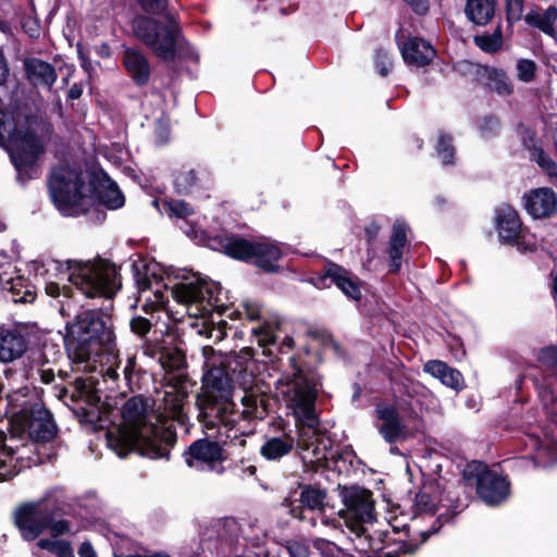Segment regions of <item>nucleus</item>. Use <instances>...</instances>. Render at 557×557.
<instances>
[{
  "instance_id": "obj_1",
  "label": "nucleus",
  "mask_w": 557,
  "mask_h": 557,
  "mask_svg": "<svg viewBox=\"0 0 557 557\" xmlns=\"http://www.w3.org/2000/svg\"><path fill=\"white\" fill-rule=\"evenodd\" d=\"M202 356V385L196 396V406L198 410L215 419L233 408L235 383H246L247 377L251 376L248 367L253 361L255 349L244 347L237 354H223L211 346H205Z\"/></svg>"
},
{
  "instance_id": "obj_2",
  "label": "nucleus",
  "mask_w": 557,
  "mask_h": 557,
  "mask_svg": "<svg viewBox=\"0 0 557 557\" xmlns=\"http://www.w3.org/2000/svg\"><path fill=\"white\" fill-rule=\"evenodd\" d=\"M148 398L143 394L128 398L122 407L125 425L108 431V446L120 457L137 453L150 459L170 458V451L177 443L176 431L146 421Z\"/></svg>"
},
{
  "instance_id": "obj_3",
  "label": "nucleus",
  "mask_w": 557,
  "mask_h": 557,
  "mask_svg": "<svg viewBox=\"0 0 557 557\" xmlns=\"http://www.w3.org/2000/svg\"><path fill=\"white\" fill-rule=\"evenodd\" d=\"M322 359L319 351L304 347L289 357V371L277 382L278 395L295 420L313 421L317 412L322 376L318 367Z\"/></svg>"
},
{
  "instance_id": "obj_4",
  "label": "nucleus",
  "mask_w": 557,
  "mask_h": 557,
  "mask_svg": "<svg viewBox=\"0 0 557 557\" xmlns=\"http://www.w3.org/2000/svg\"><path fill=\"white\" fill-rule=\"evenodd\" d=\"M106 308L84 309L65 324L63 336L67 357L75 363H84L92 357L112 354L115 349V333L112 317Z\"/></svg>"
},
{
  "instance_id": "obj_5",
  "label": "nucleus",
  "mask_w": 557,
  "mask_h": 557,
  "mask_svg": "<svg viewBox=\"0 0 557 557\" xmlns=\"http://www.w3.org/2000/svg\"><path fill=\"white\" fill-rule=\"evenodd\" d=\"M52 126L42 115L28 112L22 115L20 123L9 129V141L3 150L8 153L15 171V181L25 187L42 173V163L47 153V138Z\"/></svg>"
},
{
  "instance_id": "obj_6",
  "label": "nucleus",
  "mask_w": 557,
  "mask_h": 557,
  "mask_svg": "<svg viewBox=\"0 0 557 557\" xmlns=\"http://www.w3.org/2000/svg\"><path fill=\"white\" fill-rule=\"evenodd\" d=\"M175 278H182V281L171 287L173 299L186 305L189 311L195 309L193 314L205 319L199 334L213 339L214 343L224 339L226 331L215 326L213 320L214 312L222 317L228 309L223 299V296L227 299L226 292H223L221 284L186 270H180Z\"/></svg>"
},
{
  "instance_id": "obj_7",
  "label": "nucleus",
  "mask_w": 557,
  "mask_h": 557,
  "mask_svg": "<svg viewBox=\"0 0 557 557\" xmlns=\"http://www.w3.org/2000/svg\"><path fill=\"white\" fill-rule=\"evenodd\" d=\"M202 242L206 247L252 265L261 273L273 275L284 271L280 264L284 257L283 244L270 237L252 236L247 238L233 233H205Z\"/></svg>"
},
{
  "instance_id": "obj_8",
  "label": "nucleus",
  "mask_w": 557,
  "mask_h": 557,
  "mask_svg": "<svg viewBox=\"0 0 557 557\" xmlns=\"http://www.w3.org/2000/svg\"><path fill=\"white\" fill-rule=\"evenodd\" d=\"M445 500L449 503L448 505H444L446 510L433 520L428 530L419 532L420 540L418 542L416 539L396 541L392 539L388 532L377 533L376 537L373 535L362 536L361 534H357L359 544L355 546L356 549L364 555L362 557H399L400 555H413L422 544L432 535L437 534L445 524L454 523L456 517L467 507L466 504L460 502L459 495L455 491H448Z\"/></svg>"
},
{
  "instance_id": "obj_9",
  "label": "nucleus",
  "mask_w": 557,
  "mask_h": 557,
  "mask_svg": "<svg viewBox=\"0 0 557 557\" xmlns=\"http://www.w3.org/2000/svg\"><path fill=\"white\" fill-rule=\"evenodd\" d=\"M55 270L67 273L69 281L82 295L89 299L103 298L112 301L122 287L119 268L108 259H69L53 261Z\"/></svg>"
},
{
  "instance_id": "obj_10",
  "label": "nucleus",
  "mask_w": 557,
  "mask_h": 557,
  "mask_svg": "<svg viewBox=\"0 0 557 557\" xmlns=\"http://www.w3.org/2000/svg\"><path fill=\"white\" fill-rule=\"evenodd\" d=\"M138 14L131 21L133 36L151 53L163 62H174L180 57V39L183 37L180 25L172 17L164 24L152 16Z\"/></svg>"
},
{
  "instance_id": "obj_11",
  "label": "nucleus",
  "mask_w": 557,
  "mask_h": 557,
  "mask_svg": "<svg viewBox=\"0 0 557 557\" xmlns=\"http://www.w3.org/2000/svg\"><path fill=\"white\" fill-rule=\"evenodd\" d=\"M98 384L92 376H77L59 391V398L72 410L77 421L91 431H96L101 421L102 403Z\"/></svg>"
},
{
  "instance_id": "obj_12",
  "label": "nucleus",
  "mask_w": 557,
  "mask_h": 557,
  "mask_svg": "<svg viewBox=\"0 0 557 557\" xmlns=\"http://www.w3.org/2000/svg\"><path fill=\"white\" fill-rule=\"evenodd\" d=\"M467 484H474L478 497L487 506L504 504L510 496L511 483L507 475L499 474L482 461L467 463L462 471Z\"/></svg>"
},
{
  "instance_id": "obj_13",
  "label": "nucleus",
  "mask_w": 557,
  "mask_h": 557,
  "mask_svg": "<svg viewBox=\"0 0 557 557\" xmlns=\"http://www.w3.org/2000/svg\"><path fill=\"white\" fill-rule=\"evenodd\" d=\"M85 185L83 173L69 168L54 171L48 183L51 199L59 209L82 206Z\"/></svg>"
},
{
  "instance_id": "obj_14",
  "label": "nucleus",
  "mask_w": 557,
  "mask_h": 557,
  "mask_svg": "<svg viewBox=\"0 0 557 557\" xmlns=\"http://www.w3.org/2000/svg\"><path fill=\"white\" fill-rule=\"evenodd\" d=\"M188 468L198 471H211L223 474L225 468L223 462L226 459L223 446L214 440L202 437L195 440L182 454Z\"/></svg>"
},
{
  "instance_id": "obj_15",
  "label": "nucleus",
  "mask_w": 557,
  "mask_h": 557,
  "mask_svg": "<svg viewBox=\"0 0 557 557\" xmlns=\"http://www.w3.org/2000/svg\"><path fill=\"white\" fill-rule=\"evenodd\" d=\"M55 512L49 509V499L22 504L14 512V523L21 536L28 542L35 541L46 530Z\"/></svg>"
},
{
  "instance_id": "obj_16",
  "label": "nucleus",
  "mask_w": 557,
  "mask_h": 557,
  "mask_svg": "<svg viewBox=\"0 0 557 557\" xmlns=\"http://www.w3.org/2000/svg\"><path fill=\"white\" fill-rule=\"evenodd\" d=\"M311 283L319 289L336 286L348 299L360 301L362 299V281L345 267L326 260L321 272L311 278Z\"/></svg>"
},
{
  "instance_id": "obj_17",
  "label": "nucleus",
  "mask_w": 557,
  "mask_h": 557,
  "mask_svg": "<svg viewBox=\"0 0 557 557\" xmlns=\"http://www.w3.org/2000/svg\"><path fill=\"white\" fill-rule=\"evenodd\" d=\"M376 416L382 423L379 433L387 444H395L411 438L416 433H423L425 424L423 419L414 412V425L408 428L401 420L398 409L392 405L380 404L375 408Z\"/></svg>"
},
{
  "instance_id": "obj_18",
  "label": "nucleus",
  "mask_w": 557,
  "mask_h": 557,
  "mask_svg": "<svg viewBox=\"0 0 557 557\" xmlns=\"http://www.w3.org/2000/svg\"><path fill=\"white\" fill-rule=\"evenodd\" d=\"M494 227L502 245L516 246L519 251L532 250L524 242L525 228L512 206L502 203L495 208Z\"/></svg>"
},
{
  "instance_id": "obj_19",
  "label": "nucleus",
  "mask_w": 557,
  "mask_h": 557,
  "mask_svg": "<svg viewBox=\"0 0 557 557\" xmlns=\"http://www.w3.org/2000/svg\"><path fill=\"white\" fill-rule=\"evenodd\" d=\"M212 173L205 164L185 163L172 173L173 189L177 195L189 196L209 189L212 185Z\"/></svg>"
},
{
  "instance_id": "obj_20",
  "label": "nucleus",
  "mask_w": 557,
  "mask_h": 557,
  "mask_svg": "<svg viewBox=\"0 0 557 557\" xmlns=\"http://www.w3.org/2000/svg\"><path fill=\"white\" fill-rule=\"evenodd\" d=\"M319 423V416H315L314 422L309 420H295V425L297 430V438H295V448L299 450V453H301L307 451L311 447H313L312 455L313 457H315V460H311V462L314 463L315 468L330 470L332 469V467L330 466V460L336 463L339 459L343 458V456L341 453L332 455L331 458H327L324 455L320 456L321 451L317 443Z\"/></svg>"
},
{
  "instance_id": "obj_21",
  "label": "nucleus",
  "mask_w": 557,
  "mask_h": 557,
  "mask_svg": "<svg viewBox=\"0 0 557 557\" xmlns=\"http://www.w3.org/2000/svg\"><path fill=\"white\" fill-rule=\"evenodd\" d=\"M88 198L109 210H117L125 205L124 194L117 184L103 171L92 172L88 182Z\"/></svg>"
},
{
  "instance_id": "obj_22",
  "label": "nucleus",
  "mask_w": 557,
  "mask_h": 557,
  "mask_svg": "<svg viewBox=\"0 0 557 557\" xmlns=\"http://www.w3.org/2000/svg\"><path fill=\"white\" fill-rule=\"evenodd\" d=\"M300 490L299 497L293 499L292 496L284 499L283 505L289 507V513L299 520H304V511H324L326 506L327 491L320 486V484L311 483H297Z\"/></svg>"
},
{
  "instance_id": "obj_23",
  "label": "nucleus",
  "mask_w": 557,
  "mask_h": 557,
  "mask_svg": "<svg viewBox=\"0 0 557 557\" xmlns=\"http://www.w3.org/2000/svg\"><path fill=\"white\" fill-rule=\"evenodd\" d=\"M259 399V394L246 393L245 396L242 398L244 410L239 411L236 408V404L234 403L233 408L228 410L230 412L215 419L205 414L203 412H201V410H199L198 420L207 430H213L218 428L220 424L228 428L230 430H233L234 428H236L240 420L256 419L255 417L258 411Z\"/></svg>"
},
{
  "instance_id": "obj_24",
  "label": "nucleus",
  "mask_w": 557,
  "mask_h": 557,
  "mask_svg": "<svg viewBox=\"0 0 557 557\" xmlns=\"http://www.w3.org/2000/svg\"><path fill=\"white\" fill-rule=\"evenodd\" d=\"M467 63L473 69L471 72L474 81L480 86L498 96H510L513 94V85L505 70L487 64Z\"/></svg>"
},
{
  "instance_id": "obj_25",
  "label": "nucleus",
  "mask_w": 557,
  "mask_h": 557,
  "mask_svg": "<svg viewBox=\"0 0 557 557\" xmlns=\"http://www.w3.org/2000/svg\"><path fill=\"white\" fill-rule=\"evenodd\" d=\"M522 200L527 213L534 220L549 219L557 213V194L550 187L531 189Z\"/></svg>"
},
{
  "instance_id": "obj_26",
  "label": "nucleus",
  "mask_w": 557,
  "mask_h": 557,
  "mask_svg": "<svg viewBox=\"0 0 557 557\" xmlns=\"http://www.w3.org/2000/svg\"><path fill=\"white\" fill-rule=\"evenodd\" d=\"M121 63L135 86L141 88L149 84L152 69L147 55L141 50L124 45Z\"/></svg>"
},
{
  "instance_id": "obj_27",
  "label": "nucleus",
  "mask_w": 557,
  "mask_h": 557,
  "mask_svg": "<svg viewBox=\"0 0 557 557\" xmlns=\"http://www.w3.org/2000/svg\"><path fill=\"white\" fill-rule=\"evenodd\" d=\"M24 77L34 88L50 90L58 79L55 67L37 57H26L23 60Z\"/></svg>"
},
{
  "instance_id": "obj_28",
  "label": "nucleus",
  "mask_w": 557,
  "mask_h": 557,
  "mask_svg": "<svg viewBox=\"0 0 557 557\" xmlns=\"http://www.w3.org/2000/svg\"><path fill=\"white\" fill-rule=\"evenodd\" d=\"M339 495L348 511L361 520H368L374 511L372 492L360 486H344Z\"/></svg>"
},
{
  "instance_id": "obj_29",
  "label": "nucleus",
  "mask_w": 557,
  "mask_h": 557,
  "mask_svg": "<svg viewBox=\"0 0 557 557\" xmlns=\"http://www.w3.org/2000/svg\"><path fill=\"white\" fill-rule=\"evenodd\" d=\"M401 57L409 66L423 67L436 57L435 48L420 37L408 38L400 48Z\"/></svg>"
},
{
  "instance_id": "obj_30",
  "label": "nucleus",
  "mask_w": 557,
  "mask_h": 557,
  "mask_svg": "<svg viewBox=\"0 0 557 557\" xmlns=\"http://www.w3.org/2000/svg\"><path fill=\"white\" fill-rule=\"evenodd\" d=\"M27 345L25 335L18 330L0 325V361L8 363L21 358Z\"/></svg>"
},
{
  "instance_id": "obj_31",
  "label": "nucleus",
  "mask_w": 557,
  "mask_h": 557,
  "mask_svg": "<svg viewBox=\"0 0 557 557\" xmlns=\"http://www.w3.org/2000/svg\"><path fill=\"white\" fill-rule=\"evenodd\" d=\"M407 224L403 221H396L392 227V234L387 247V268L389 274H398L401 269L404 250L408 243Z\"/></svg>"
},
{
  "instance_id": "obj_32",
  "label": "nucleus",
  "mask_w": 557,
  "mask_h": 557,
  "mask_svg": "<svg viewBox=\"0 0 557 557\" xmlns=\"http://www.w3.org/2000/svg\"><path fill=\"white\" fill-rule=\"evenodd\" d=\"M38 417L32 414L25 421V430L35 443L51 442L57 435V425L50 411H39Z\"/></svg>"
},
{
  "instance_id": "obj_33",
  "label": "nucleus",
  "mask_w": 557,
  "mask_h": 557,
  "mask_svg": "<svg viewBox=\"0 0 557 557\" xmlns=\"http://www.w3.org/2000/svg\"><path fill=\"white\" fill-rule=\"evenodd\" d=\"M423 371L438 379L445 386L457 392L465 387L462 373L442 360H429L424 363Z\"/></svg>"
},
{
  "instance_id": "obj_34",
  "label": "nucleus",
  "mask_w": 557,
  "mask_h": 557,
  "mask_svg": "<svg viewBox=\"0 0 557 557\" xmlns=\"http://www.w3.org/2000/svg\"><path fill=\"white\" fill-rule=\"evenodd\" d=\"M124 380L132 393H141L148 389L151 375L137 362L135 355L128 356L123 369Z\"/></svg>"
},
{
  "instance_id": "obj_35",
  "label": "nucleus",
  "mask_w": 557,
  "mask_h": 557,
  "mask_svg": "<svg viewBox=\"0 0 557 557\" xmlns=\"http://www.w3.org/2000/svg\"><path fill=\"white\" fill-rule=\"evenodd\" d=\"M295 448V438L287 433L282 436H272L264 441L260 447V455L269 461H280Z\"/></svg>"
},
{
  "instance_id": "obj_36",
  "label": "nucleus",
  "mask_w": 557,
  "mask_h": 557,
  "mask_svg": "<svg viewBox=\"0 0 557 557\" xmlns=\"http://www.w3.org/2000/svg\"><path fill=\"white\" fill-rule=\"evenodd\" d=\"M133 272L134 280L136 282L137 288L140 293L152 289L153 283L157 288L154 289V296L158 301H163V292L160 289V286L168 288L166 284L162 283V276L157 274L153 270H151L150 264L144 263L139 267L136 262L133 263Z\"/></svg>"
},
{
  "instance_id": "obj_37",
  "label": "nucleus",
  "mask_w": 557,
  "mask_h": 557,
  "mask_svg": "<svg viewBox=\"0 0 557 557\" xmlns=\"http://www.w3.org/2000/svg\"><path fill=\"white\" fill-rule=\"evenodd\" d=\"M437 487L436 482L424 484L422 488L416 494L413 505V519H418L421 516L433 517L438 509L437 503L443 499H438L432 494Z\"/></svg>"
},
{
  "instance_id": "obj_38",
  "label": "nucleus",
  "mask_w": 557,
  "mask_h": 557,
  "mask_svg": "<svg viewBox=\"0 0 557 557\" xmlns=\"http://www.w3.org/2000/svg\"><path fill=\"white\" fill-rule=\"evenodd\" d=\"M496 0H467L465 13L475 25H487L495 15Z\"/></svg>"
},
{
  "instance_id": "obj_39",
  "label": "nucleus",
  "mask_w": 557,
  "mask_h": 557,
  "mask_svg": "<svg viewBox=\"0 0 557 557\" xmlns=\"http://www.w3.org/2000/svg\"><path fill=\"white\" fill-rule=\"evenodd\" d=\"M173 391H166L163 397L164 410L172 420L184 421V405L188 397L187 391L182 385H174Z\"/></svg>"
},
{
  "instance_id": "obj_40",
  "label": "nucleus",
  "mask_w": 557,
  "mask_h": 557,
  "mask_svg": "<svg viewBox=\"0 0 557 557\" xmlns=\"http://www.w3.org/2000/svg\"><path fill=\"white\" fill-rule=\"evenodd\" d=\"M528 25L540 29L550 37L556 36L555 23L557 21V7L549 5L543 13L531 11L524 16Z\"/></svg>"
},
{
  "instance_id": "obj_41",
  "label": "nucleus",
  "mask_w": 557,
  "mask_h": 557,
  "mask_svg": "<svg viewBox=\"0 0 557 557\" xmlns=\"http://www.w3.org/2000/svg\"><path fill=\"white\" fill-rule=\"evenodd\" d=\"M159 364L166 373L180 372L187 368L186 354L173 343H166Z\"/></svg>"
},
{
  "instance_id": "obj_42",
  "label": "nucleus",
  "mask_w": 557,
  "mask_h": 557,
  "mask_svg": "<svg viewBox=\"0 0 557 557\" xmlns=\"http://www.w3.org/2000/svg\"><path fill=\"white\" fill-rule=\"evenodd\" d=\"M4 293L11 295V299L15 304H33L37 297L35 286L21 275L15 276L11 281L10 286Z\"/></svg>"
},
{
  "instance_id": "obj_43",
  "label": "nucleus",
  "mask_w": 557,
  "mask_h": 557,
  "mask_svg": "<svg viewBox=\"0 0 557 557\" xmlns=\"http://www.w3.org/2000/svg\"><path fill=\"white\" fill-rule=\"evenodd\" d=\"M152 203L158 207L161 213L166 214L171 219L186 220L195 213L193 206L185 200L164 199L160 205L159 200L154 199Z\"/></svg>"
},
{
  "instance_id": "obj_44",
  "label": "nucleus",
  "mask_w": 557,
  "mask_h": 557,
  "mask_svg": "<svg viewBox=\"0 0 557 557\" xmlns=\"http://www.w3.org/2000/svg\"><path fill=\"white\" fill-rule=\"evenodd\" d=\"M49 509L55 512V517L48 525L51 536L57 539L71 533V522L63 518L65 516L63 504L55 498H49Z\"/></svg>"
},
{
  "instance_id": "obj_45",
  "label": "nucleus",
  "mask_w": 557,
  "mask_h": 557,
  "mask_svg": "<svg viewBox=\"0 0 557 557\" xmlns=\"http://www.w3.org/2000/svg\"><path fill=\"white\" fill-rule=\"evenodd\" d=\"M434 150L444 166L454 165L456 163V147L454 146V137L451 134L440 131Z\"/></svg>"
},
{
  "instance_id": "obj_46",
  "label": "nucleus",
  "mask_w": 557,
  "mask_h": 557,
  "mask_svg": "<svg viewBox=\"0 0 557 557\" xmlns=\"http://www.w3.org/2000/svg\"><path fill=\"white\" fill-rule=\"evenodd\" d=\"M476 47L486 53H495L500 50L503 46V35L500 25L494 30L493 34L476 35L473 38Z\"/></svg>"
},
{
  "instance_id": "obj_47",
  "label": "nucleus",
  "mask_w": 557,
  "mask_h": 557,
  "mask_svg": "<svg viewBox=\"0 0 557 557\" xmlns=\"http://www.w3.org/2000/svg\"><path fill=\"white\" fill-rule=\"evenodd\" d=\"M37 546L57 557H75L71 543L65 540L40 539L37 542Z\"/></svg>"
},
{
  "instance_id": "obj_48",
  "label": "nucleus",
  "mask_w": 557,
  "mask_h": 557,
  "mask_svg": "<svg viewBox=\"0 0 557 557\" xmlns=\"http://www.w3.org/2000/svg\"><path fill=\"white\" fill-rule=\"evenodd\" d=\"M171 135V123L170 119L165 113H162L157 119L153 129V136L158 146H164L169 143Z\"/></svg>"
},
{
  "instance_id": "obj_49",
  "label": "nucleus",
  "mask_w": 557,
  "mask_h": 557,
  "mask_svg": "<svg viewBox=\"0 0 557 557\" xmlns=\"http://www.w3.org/2000/svg\"><path fill=\"white\" fill-rule=\"evenodd\" d=\"M313 554L315 557H341L342 549L333 542L324 539L312 541Z\"/></svg>"
},
{
  "instance_id": "obj_50",
  "label": "nucleus",
  "mask_w": 557,
  "mask_h": 557,
  "mask_svg": "<svg viewBox=\"0 0 557 557\" xmlns=\"http://www.w3.org/2000/svg\"><path fill=\"white\" fill-rule=\"evenodd\" d=\"M260 399L258 400V411L255 418L262 420L264 419L269 413L275 411V407L277 406L281 397L280 395H270L267 393H259Z\"/></svg>"
},
{
  "instance_id": "obj_51",
  "label": "nucleus",
  "mask_w": 557,
  "mask_h": 557,
  "mask_svg": "<svg viewBox=\"0 0 557 557\" xmlns=\"http://www.w3.org/2000/svg\"><path fill=\"white\" fill-rule=\"evenodd\" d=\"M537 65L531 59H520L517 62V76L523 83L532 82L536 76Z\"/></svg>"
},
{
  "instance_id": "obj_52",
  "label": "nucleus",
  "mask_w": 557,
  "mask_h": 557,
  "mask_svg": "<svg viewBox=\"0 0 557 557\" xmlns=\"http://www.w3.org/2000/svg\"><path fill=\"white\" fill-rule=\"evenodd\" d=\"M374 65H375L377 73L382 77H386L391 73V71L393 69V60H392L389 53L385 49L377 48L375 50Z\"/></svg>"
},
{
  "instance_id": "obj_53",
  "label": "nucleus",
  "mask_w": 557,
  "mask_h": 557,
  "mask_svg": "<svg viewBox=\"0 0 557 557\" xmlns=\"http://www.w3.org/2000/svg\"><path fill=\"white\" fill-rule=\"evenodd\" d=\"M381 225L376 221H371L364 226V235L367 240V253L370 259L375 255L374 244L380 234Z\"/></svg>"
},
{
  "instance_id": "obj_54",
  "label": "nucleus",
  "mask_w": 557,
  "mask_h": 557,
  "mask_svg": "<svg viewBox=\"0 0 557 557\" xmlns=\"http://www.w3.org/2000/svg\"><path fill=\"white\" fill-rule=\"evenodd\" d=\"M144 13L162 14L169 5V0H135Z\"/></svg>"
},
{
  "instance_id": "obj_55",
  "label": "nucleus",
  "mask_w": 557,
  "mask_h": 557,
  "mask_svg": "<svg viewBox=\"0 0 557 557\" xmlns=\"http://www.w3.org/2000/svg\"><path fill=\"white\" fill-rule=\"evenodd\" d=\"M251 332L257 337L260 346H268L275 343L276 336L268 323L252 329Z\"/></svg>"
},
{
  "instance_id": "obj_56",
  "label": "nucleus",
  "mask_w": 557,
  "mask_h": 557,
  "mask_svg": "<svg viewBox=\"0 0 557 557\" xmlns=\"http://www.w3.org/2000/svg\"><path fill=\"white\" fill-rule=\"evenodd\" d=\"M129 327L134 334L138 335L139 337H145L151 331L152 323L149 319L137 315L131 319Z\"/></svg>"
},
{
  "instance_id": "obj_57",
  "label": "nucleus",
  "mask_w": 557,
  "mask_h": 557,
  "mask_svg": "<svg viewBox=\"0 0 557 557\" xmlns=\"http://www.w3.org/2000/svg\"><path fill=\"white\" fill-rule=\"evenodd\" d=\"M287 549L290 557H315L313 548L310 549V546L301 541H292L288 544Z\"/></svg>"
},
{
  "instance_id": "obj_58",
  "label": "nucleus",
  "mask_w": 557,
  "mask_h": 557,
  "mask_svg": "<svg viewBox=\"0 0 557 557\" xmlns=\"http://www.w3.org/2000/svg\"><path fill=\"white\" fill-rule=\"evenodd\" d=\"M500 128L499 119L495 115H484L480 121V129L483 133L496 135Z\"/></svg>"
},
{
  "instance_id": "obj_59",
  "label": "nucleus",
  "mask_w": 557,
  "mask_h": 557,
  "mask_svg": "<svg viewBox=\"0 0 557 557\" xmlns=\"http://www.w3.org/2000/svg\"><path fill=\"white\" fill-rule=\"evenodd\" d=\"M521 144L527 151H531L541 143L537 138L536 132L530 127H525L521 135Z\"/></svg>"
},
{
  "instance_id": "obj_60",
  "label": "nucleus",
  "mask_w": 557,
  "mask_h": 557,
  "mask_svg": "<svg viewBox=\"0 0 557 557\" xmlns=\"http://www.w3.org/2000/svg\"><path fill=\"white\" fill-rule=\"evenodd\" d=\"M165 344L166 342L146 343L144 345V354L152 359H157L159 362Z\"/></svg>"
},
{
  "instance_id": "obj_61",
  "label": "nucleus",
  "mask_w": 557,
  "mask_h": 557,
  "mask_svg": "<svg viewBox=\"0 0 557 557\" xmlns=\"http://www.w3.org/2000/svg\"><path fill=\"white\" fill-rule=\"evenodd\" d=\"M22 28L25 34H27L30 38H38L40 35V26L36 20L30 17L24 18L22 21Z\"/></svg>"
},
{
  "instance_id": "obj_62",
  "label": "nucleus",
  "mask_w": 557,
  "mask_h": 557,
  "mask_svg": "<svg viewBox=\"0 0 557 557\" xmlns=\"http://www.w3.org/2000/svg\"><path fill=\"white\" fill-rule=\"evenodd\" d=\"M245 314L250 321H258L261 318V306L253 301L244 302Z\"/></svg>"
},
{
  "instance_id": "obj_63",
  "label": "nucleus",
  "mask_w": 557,
  "mask_h": 557,
  "mask_svg": "<svg viewBox=\"0 0 557 557\" xmlns=\"http://www.w3.org/2000/svg\"><path fill=\"white\" fill-rule=\"evenodd\" d=\"M409 5L412 11L419 15H424L429 12V0H403Z\"/></svg>"
},
{
  "instance_id": "obj_64",
  "label": "nucleus",
  "mask_w": 557,
  "mask_h": 557,
  "mask_svg": "<svg viewBox=\"0 0 557 557\" xmlns=\"http://www.w3.org/2000/svg\"><path fill=\"white\" fill-rule=\"evenodd\" d=\"M529 152H530L531 159L534 160L539 166L544 164L546 162V160H548L550 158L545 152V150L543 149L541 144Z\"/></svg>"
}]
</instances>
